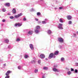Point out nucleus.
Returning <instances> with one entry per match:
<instances>
[{
    "instance_id": "1",
    "label": "nucleus",
    "mask_w": 78,
    "mask_h": 78,
    "mask_svg": "<svg viewBox=\"0 0 78 78\" xmlns=\"http://www.w3.org/2000/svg\"><path fill=\"white\" fill-rule=\"evenodd\" d=\"M40 28L41 27L39 26H37L36 27V29H35V32L36 33H38L39 32V30L40 29Z\"/></svg>"
},
{
    "instance_id": "2",
    "label": "nucleus",
    "mask_w": 78,
    "mask_h": 78,
    "mask_svg": "<svg viewBox=\"0 0 78 78\" xmlns=\"http://www.w3.org/2000/svg\"><path fill=\"white\" fill-rule=\"evenodd\" d=\"M56 57V56L54 55V54L53 53H51L49 55V56L48 57L49 59H51L52 58H55Z\"/></svg>"
},
{
    "instance_id": "3",
    "label": "nucleus",
    "mask_w": 78,
    "mask_h": 78,
    "mask_svg": "<svg viewBox=\"0 0 78 78\" xmlns=\"http://www.w3.org/2000/svg\"><path fill=\"white\" fill-rule=\"evenodd\" d=\"M58 27V28L60 29L61 30H62L63 29V28L62 27V24L59 23Z\"/></svg>"
},
{
    "instance_id": "4",
    "label": "nucleus",
    "mask_w": 78,
    "mask_h": 78,
    "mask_svg": "<svg viewBox=\"0 0 78 78\" xmlns=\"http://www.w3.org/2000/svg\"><path fill=\"white\" fill-rule=\"evenodd\" d=\"M23 15V14H22V13H21L19 14H18L17 15L15 16L14 17L15 18H16V19H17L18 18H19V17L21 16H22Z\"/></svg>"
},
{
    "instance_id": "5",
    "label": "nucleus",
    "mask_w": 78,
    "mask_h": 78,
    "mask_svg": "<svg viewBox=\"0 0 78 78\" xmlns=\"http://www.w3.org/2000/svg\"><path fill=\"white\" fill-rule=\"evenodd\" d=\"M58 41L59 42H63L64 41L63 39L61 37L58 38Z\"/></svg>"
},
{
    "instance_id": "6",
    "label": "nucleus",
    "mask_w": 78,
    "mask_h": 78,
    "mask_svg": "<svg viewBox=\"0 0 78 78\" xmlns=\"http://www.w3.org/2000/svg\"><path fill=\"white\" fill-rule=\"evenodd\" d=\"M53 71H54V72H60V70L55 68H53Z\"/></svg>"
},
{
    "instance_id": "7",
    "label": "nucleus",
    "mask_w": 78,
    "mask_h": 78,
    "mask_svg": "<svg viewBox=\"0 0 78 78\" xmlns=\"http://www.w3.org/2000/svg\"><path fill=\"white\" fill-rule=\"evenodd\" d=\"M40 57L41 59L45 58V55L43 54H41L40 55Z\"/></svg>"
},
{
    "instance_id": "8",
    "label": "nucleus",
    "mask_w": 78,
    "mask_h": 78,
    "mask_svg": "<svg viewBox=\"0 0 78 78\" xmlns=\"http://www.w3.org/2000/svg\"><path fill=\"white\" fill-rule=\"evenodd\" d=\"M12 72V71H10V70H8L7 72V73H5L6 75H9V73H11Z\"/></svg>"
},
{
    "instance_id": "9",
    "label": "nucleus",
    "mask_w": 78,
    "mask_h": 78,
    "mask_svg": "<svg viewBox=\"0 0 78 78\" xmlns=\"http://www.w3.org/2000/svg\"><path fill=\"white\" fill-rule=\"evenodd\" d=\"M15 27H21L22 26V24L20 23H16L15 24Z\"/></svg>"
},
{
    "instance_id": "10",
    "label": "nucleus",
    "mask_w": 78,
    "mask_h": 78,
    "mask_svg": "<svg viewBox=\"0 0 78 78\" xmlns=\"http://www.w3.org/2000/svg\"><path fill=\"white\" fill-rule=\"evenodd\" d=\"M30 47L31 50H34V48L33 47V45L32 44H30Z\"/></svg>"
},
{
    "instance_id": "11",
    "label": "nucleus",
    "mask_w": 78,
    "mask_h": 78,
    "mask_svg": "<svg viewBox=\"0 0 78 78\" xmlns=\"http://www.w3.org/2000/svg\"><path fill=\"white\" fill-rule=\"evenodd\" d=\"M59 54V51H56L55 52H54V55L55 56V55H58V54Z\"/></svg>"
},
{
    "instance_id": "12",
    "label": "nucleus",
    "mask_w": 78,
    "mask_h": 78,
    "mask_svg": "<svg viewBox=\"0 0 78 78\" xmlns=\"http://www.w3.org/2000/svg\"><path fill=\"white\" fill-rule=\"evenodd\" d=\"M28 34H30V35H31V34H33V31L32 30H30L28 32Z\"/></svg>"
},
{
    "instance_id": "13",
    "label": "nucleus",
    "mask_w": 78,
    "mask_h": 78,
    "mask_svg": "<svg viewBox=\"0 0 78 78\" xmlns=\"http://www.w3.org/2000/svg\"><path fill=\"white\" fill-rule=\"evenodd\" d=\"M67 18L68 20H71L72 19V16H67Z\"/></svg>"
},
{
    "instance_id": "14",
    "label": "nucleus",
    "mask_w": 78,
    "mask_h": 78,
    "mask_svg": "<svg viewBox=\"0 0 78 78\" xmlns=\"http://www.w3.org/2000/svg\"><path fill=\"white\" fill-rule=\"evenodd\" d=\"M47 33L48 34H51V31L49 30H48Z\"/></svg>"
},
{
    "instance_id": "15",
    "label": "nucleus",
    "mask_w": 78,
    "mask_h": 78,
    "mask_svg": "<svg viewBox=\"0 0 78 78\" xmlns=\"http://www.w3.org/2000/svg\"><path fill=\"white\" fill-rule=\"evenodd\" d=\"M5 6L9 7L10 6V4L9 3H7L5 4Z\"/></svg>"
},
{
    "instance_id": "16",
    "label": "nucleus",
    "mask_w": 78,
    "mask_h": 78,
    "mask_svg": "<svg viewBox=\"0 0 78 78\" xmlns=\"http://www.w3.org/2000/svg\"><path fill=\"white\" fill-rule=\"evenodd\" d=\"M12 12L13 14H15L16 12V9H14L12 10Z\"/></svg>"
},
{
    "instance_id": "17",
    "label": "nucleus",
    "mask_w": 78,
    "mask_h": 78,
    "mask_svg": "<svg viewBox=\"0 0 78 78\" xmlns=\"http://www.w3.org/2000/svg\"><path fill=\"white\" fill-rule=\"evenodd\" d=\"M5 43H6L7 44H8L9 42V40L8 39H6L5 40Z\"/></svg>"
},
{
    "instance_id": "18",
    "label": "nucleus",
    "mask_w": 78,
    "mask_h": 78,
    "mask_svg": "<svg viewBox=\"0 0 78 78\" xmlns=\"http://www.w3.org/2000/svg\"><path fill=\"white\" fill-rule=\"evenodd\" d=\"M61 60L62 62H64L65 60V58L64 57H62L61 58Z\"/></svg>"
},
{
    "instance_id": "19",
    "label": "nucleus",
    "mask_w": 78,
    "mask_h": 78,
    "mask_svg": "<svg viewBox=\"0 0 78 78\" xmlns=\"http://www.w3.org/2000/svg\"><path fill=\"white\" fill-rule=\"evenodd\" d=\"M43 70H47L48 69V68L46 67H44L43 68Z\"/></svg>"
},
{
    "instance_id": "20",
    "label": "nucleus",
    "mask_w": 78,
    "mask_h": 78,
    "mask_svg": "<svg viewBox=\"0 0 78 78\" xmlns=\"http://www.w3.org/2000/svg\"><path fill=\"white\" fill-rule=\"evenodd\" d=\"M59 21L61 23H64V21H63V20H62V19L61 18H60L59 19Z\"/></svg>"
},
{
    "instance_id": "21",
    "label": "nucleus",
    "mask_w": 78,
    "mask_h": 78,
    "mask_svg": "<svg viewBox=\"0 0 78 78\" xmlns=\"http://www.w3.org/2000/svg\"><path fill=\"white\" fill-rule=\"evenodd\" d=\"M35 62H36V61L35 60H33L31 61V63H32V64H34Z\"/></svg>"
},
{
    "instance_id": "22",
    "label": "nucleus",
    "mask_w": 78,
    "mask_h": 78,
    "mask_svg": "<svg viewBox=\"0 0 78 78\" xmlns=\"http://www.w3.org/2000/svg\"><path fill=\"white\" fill-rule=\"evenodd\" d=\"M42 23L43 24H46L47 23V22L45 21H42Z\"/></svg>"
},
{
    "instance_id": "23",
    "label": "nucleus",
    "mask_w": 78,
    "mask_h": 78,
    "mask_svg": "<svg viewBox=\"0 0 78 78\" xmlns=\"http://www.w3.org/2000/svg\"><path fill=\"white\" fill-rule=\"evenodd\" d=\"M20 41V39L19 38H17V39H16V42H19V41Z\"/></svg>"
},
{
    "instance_id": "24",
    "label": "nucleus",
    "mask_w": 78,
    "mask_h": 78,
    "mask_svg": "<svg viewBox=\"0 0 78 78\" xmlns=\"http://www.w3.org/2000/svg\"><path fill=\"white\" fill-rule=\"evenodd\" d=\"M24 58L25 59H27V58H28V56L27 55H25L24 56Z\"/></svg>"
},
{
    "instance_id": "25",
    "label": "nucleus",
    "mask_w": 78,
    "mask_h": 78,
    "mask_svg": "<svg viewBox=\"0 0 78 78\" xmlns=\"http://www.w3.org/2000/svg\"><path fill=\"white\" fill-rule=\"evenodd\" d=\"M72 73V72L70 71H68L67 72L68 75H70Z\"/></svg>"
},
{
    "instance_id": "26",
    "label": "nucleus",
    "mask_w": 78,
    "mask_h": 78,
    "mask_svg": "<svg viewBox=\"0 0 78 78\" xmlns=\"http://www.w3.org/2000/svg\"><path fill=\"white\" fill-rule=\"evenodd\" d=\"M41 13L40 12H38L37 13V16H39L41 15Z\"/></svg>"
},
{
    "instance_id": "27",
    "label": "nucleus",
    "mask_w": 78,
    "mask_h": 78,
    "mask_svg": "<svg viewBox=\"0 0 78 78\" xmlns=\"http://www.w3.org/2000/svg\"><path fill=\"white\" fill-rule=\"evenodd\" d=\"M34 72L35 73H37L38 72V69H35Z\"/></svg>"
},
{
    "instance_id": "28",
    "label": "nucleus",
    "mask_w": 78,
    "mask_h": 78,
    "mask_svg": "<svg viewBox=\"0 0 78 78\" xmlns=\"http://www.w3.org/2000/svg\"><path fill=\"white\" fill-rule=\"evenodd\" d=\"M10 19H14V16H12L9 17Z\"/></svg>"
},
{
    "instance_id": "29",
    "label": "nucleus",
    "mask_w": 78,
    "mask_h": 78,
    "mask_svg": "<svg viewBox=\"0 0 78 78\" xmlns=\"http://www.w3.org/2000/svg\"><path fill=\"white\" fill-rule=\"evenodd\" d=\"M68 23L69 25H70V24H72V21H69Z\"/></svg>"
},
{
    "instance_id": "30",
    "label": "nucleus",
    "mask_w": 78,
    "mask_h": 78,
    "mask_svg": "<svg viewBox=\"0 0 78 78\" xmlns=\"http://www.w3.org/2000/svg\"><path fill=\"white\" fill-rule=\"evenodd\" d=\"M2 10L3 12H5V11H6V9H2Z\"/></svg>"
},
{
    "instance_id": "31",
    "label": "nucleus",
    "mask_w": 78,
    "mask_h": 78,
    "mask_svg": "<svg viewBox=\"0 0 78 78\" xmlns=\"http://www.w3.org/2000/svg\"><path fill=\"white\" fill-rule=\"evenodd\" d=\"M5 78H9V76L6 75V76L5 77Z\"/></svg>"
},
{
    "instance_id": "32",
    "label": "nucleus",
    "mask_w": 78,
    "mask_h": 78,
    "mask_svg": "<svg viewBox=\"0 0 78 78\" xmlns=\"http://www.w3.org/2000/svg\"><path fill=\"white\" fill-rule=\"evenodd\" d=\"M75 65L76 66H78V62L75 63Z\"/></svg>"
},
{
    "instance_id": "33",
    "label": "nucleus",
    "mask_w": 78,
    "mask_h": 78,
    "mask_svg": "<svg viewBox=\"0 0 78 78\" xmlns=\"http://www.w3.org/2000/svg\"><path fill=\"white\" fill-rule=\"evenodd\" d=\"M41 60H39L38 61V64H41Z\"/></svg>"
},
{
    "instance_id": "34",
    "label": "nucleus",
    "mask_w": 78,
    "mask_h": 78,
    "mask_svg": "<svg viewBox=\"0 0 78 78\" xmlns=\"http://www.w3.org/2000/svg\"><path fill=\"white\" fill-rule=\"evenodd\" d=\"M23 20L24 21H26V20H27V19H26V18H25V17H24L23 18Z\"/></svg>"
},
{
    "instance_id": "35",
    "label": "nucleus",
    "mask_w": 78,
    "mask_h": 78,
    "mask_svg": "<svg viewBox=\"0 0 78 78\" xmlns=\"http://www.w3.org/2000/svg\"><path fill=\"white\" fill-rule=\"evenodd\" d=\"M59 9H63V7H59Z\"/></svg>"
},
{
    "instance_id": "36",
    "label": "nucleus",
    "mask_w": 78,
    "mask_h": 78,
    "mask_svg": "<svg viewBox=\"0 0 78 78\" xmlns=\"http://www.w3.org/2000/svg\"><path fill=\"white\" fill-rule=\"evenodd\" d=\"M74 72H75V73H78V70L75 69Z\"/></svg>"
},
{
    "instance_id": "37",
    "label": "nucleus",
    "mask_w": 78,
    "mask_h": 78,
    "mask_svg": "<svg viewBox=\"0 0 78 78\" xmlns=\"http://www.w3.org/2000/svg\"><path fill=\"white\" fill-rule=\"evenodd\" d=\"M21 68V66H18V69H20Z\"/></svg>"
},
{
    "instance_id": "38",
    "label": "nucleus",
    "mask_w": 78,
    "mask_h": 78,
    "mask_svg": "<svg viewBox=\"0 0 78 78\" xmlns=\"http://www.w3.org/2000/svg\"><path fill=\"white\" fill-rule=\"evenodd\" d=\"M71 72L74 71V70L73 68H71Z\"/></svg>"
},
{
    "instance_id": "39",
    "label": "nucleus",
    "mask_w": 78,
    "mask_h": 78,
    "mask_svg": "<svg viewBox=\"0 0 78 78\" xmlns=\"http://www.w3.org/2000/svg\"><path fill=\"white\" fill-rule=\"evenodd\" d=\"M8 48H9V49L11 48V45H9L8 46Z\"/></svg>"
},
{
    "instance_id": "40",
    "label": "nucleus",
    "mask_w": 78,
    "mask_h": 78,
    "mask_svg": "<svg viewBox=\"0 0 78 78\" xmlns=\"http://www.w3.org/2000/svg\"><path fill=\"white\" fill-rule=\"evenodd\" d=\"M57 66L56 65L54 67V68H57Z\"/></svg>"
},
{
    "instance_id": "41",
    "label": "nucleus",
    "mask_w": 78,
    "mask_h": 78,
    "mask_svg": "<svg viewBox=\"0 0 78 78\" xmlns=\"http://www.w3.org/2000/svg\"><path fill=\"white\" fill-rule=\"evenodd\" d=\"M5 21H6V20L5 19H3L2 20V22H5Z\"/></svg>"
},
{
    "instance_id": "42",
    "label": "nucleus",
    "mask_w": 78,
    "mask_h": 78,
    "mask_svg": "<svg viewBox=\"0 0 78 78\" xmlns=\"http://www.w3.org/2000/svg\"><path fill=\"white\" fill-rule=\"evenodd\" d=\"M35 20H36V21H38L39 20L38 19H37V18H35Z\"/></svg>"
},
{
    "instance_id": "43",
    "label": "nucleus",
    "mask_w": 78,
    "mask_h": 78,
    "mask_svg": "<svg viewBox=\"0 0 78 78\" xmlns=\"http://www.w3.org/2000/svg\"><path fill=\"white\" fill-rule=\"evenodd\" d=\"M73 34L74 35V36L75 37L76 36V34Z\"/></svg>"
},
{
    "instance_id": "44",
    "label": "nucleus",
    "mask_w": 78,
    "mask_h": 78,
    "mask_svg": "<svg viewBox=\"0 0 78 78\" xmlns=\"http://www.w3.org/2000/svg\"><path fill=\"white\" fill-rule=\"evenodd\" d=\"M44 20L45 21H46V22H47V20H48L47 19H45Z\"/></svg>"
},
{
    "instance_id": "45",
    "label": "nucleus",
    "mask_w": 78,
    "mask_h": 78,
    "mask_svg": "<svg viewBox=\"0 0 78 78\" xmlns=\"http://www.w3.org/2000/svg\"><path fill=\"white\" fill-rule=\"evenodd\" d=\"M59 48H62V46H59Z\"/></svg>"
},
{
    "instance_id": "46",
    "label": "nucleus",
    "mask_w": 78,
    "mask_h": 78,
    "mask_svg": "<svg viewBox=\"0 0 78 78\" xmlns=\"http://www.w3.org/2000/svg\"><path fill=\"white\" fill-rule=\"evenodd\" d=\"M40 2H44V0H40Z\"/></svg>"
},
{
    "instance_id": "47",
    "label": "nucleus",
    "mask_w": 78,
    "mask_h": 78,
    "mask_svg": "<svg viewBox=\"0 0 78 78\" xmlns=\"http://www.w3.org/2000/svg\"><path fill=\"white\" fill-rule=\"evenodd\" d=\"M8 15H9V16H10V15H11V13H8Z\"/></svg>"
},
{
    "instance_id": "48",
    "label": "nucleus",
    "mask_w": 78,
    "mask_h": 78,
    "mask_svg": "<svg viewBox=\"0 0 78 78\" xmlns=\"http://www.w3.org/2000/svg\"><path fill=\"white\" fill-rule=\"evenodd\" d=\"M4 66H6V63H5L3 64Z\"/></svg>"
},
{
    "instance_id": "49",
    "label": "nucleus",
    "mask_w": 78,
    "mask_h": 78,
    "mask_svg": "<svg viewBox=\"0 0 78 78\" xmlns=\"http://www.w3.org/2000/svg\"><path fill=\"white\" fill-rule=\"evenodd\" d=\"M55 10H56V9H58V8H55Z\"/></svg>"
},
{
    "instance_id": "50",
    "label": "nucleus",
    "mask_w": 78,
    "mask_h": 78,
    "mask_svg": "<svg viewBox=\"0 0 78 78\" xmlns=\"http://www.w3.org/2000/svg\"><path fill=\"white\" fill-rule=\"evenodd\" d=\"M42 78H45V76H43Z\"/></svg>"
},
{
    "instance_id": "51",
    "label": "nucleus",
    "mask_w": 78,
    "mask_h": 78,
    "mask_svg": "<svg viewBox=\"0 0 78 78\" xmlns=\"http://www.w3.org/2000/svg\"><path fill=\"white\" fill-rule=\"evenodd\" d=\"M32 11H34V9H32Z\"/></svg>"
},
{
    "instance_id": "52",
    "label": "nucleus",
    "mask_w": 78,
    "mask_h": 78,
    "mask_svg": "<svg viewBox=\"0 0 78 78\" xmlns=\"http://www.w3.org/2000/svg\"><path fill=\"white\" fill-rule=\"evenodd\" d=\"M76 34H78V31H77V32H76Z\"/></svg>"
},
{
    "instance_id": "53",
    "label": "nucleus",
    "mask_w": 78,
    "mask_h": 78,
    "mask_svg": "<svg viewBox=\"0 0 78 78\" xmlns=\"http://www.w3.org/2000/svg\"><path fill=\"white\" fill-rule=\"evenodd\" d=\"M46 60H48V59L47 58H45Z\"/></svg>"
},
{
    "instance_id": "54",
    "label": "nucleus",
    "mask_w": 78,
    "mask_h": 78,
    "mask_svg": "<svg viewBox=\"0 0 78 78\" xmlns=\"http://www.w3.org/2000/svg\"><path fill=\"white\" fill-rule=\"evenodd\" d=\"M34 59H36V58L35 57L34 58Z\"/></svg>"
},
{
    "instance_id": "55",
    "label": "nucleus",
    "mask_w": 78,
    "mask_h": 78,
    "mask_svg": "<svg viewBox=\"0 0 78 78\" xmlns=\"http://www.w3.org/2000/svg\"><path fill=\"white\" fill-rule=\"evenodd\" d=\"M9 56H11V55L9 54Z\"/></svg>"
},
{
    "instance_id": "56",
    "label": "nucleus",
    "mask_w": 78,
    "mask_h": 78,
    "mask_svg": "<svg viewBox=\"0 0 78 78\" xmlns=\"http://www.w3.org/2000/svg\"><path fill=\"white\" fill-rule=\"evenodd\" d=\"M2 61L0 60V62Z\"/></svg>"
},
{
    "instance_id": "57",
    "label": "nucleus",
    "mask_w": 78,
    "mask_h": 78,
    "mask_svg": "<svg viewBox=\"0 0 78 78\" xmlns=\"http://www.w3.org/2000/svg\"><path fill=\"white\" fill-rule=\"evenodd\" d=\"M68 70H69V69H68Z\"/></svg>"
}]
</instances>
